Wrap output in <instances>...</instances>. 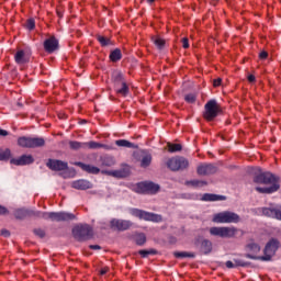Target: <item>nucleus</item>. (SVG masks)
I'll use <instances>...</instances> for the list:
<instances>
[{
    "mask_svg": "<svg viewBox=\"0 0 281 281\" xmlns=\"http://www.w3.org/2000/svg\"><path fill=\"white\" fill-rule=\"evenodd\" d=\"M252 181L259 186H270L265 188L256 187L255 190L259 192V194H273V192L280 190V178L269 171L259 169V172L255 173Z\"/></svg>",
    "mask_w": 281,
    "mask_h": 281,
    "instance_id": "nucleus-1",
    "label": "nucleus"
},
{
    "mask_svg": "<svg viewBox=\"0 0 281 281\" xmlns=\"http://www.w3.org/2000/svg\"><path fill=\"white\" fill-rule=\"evenodd\" d=\"M111 80L113 82L114 91H116L119 95L126 98V95L131 93V89L128 88V83H126V79L124 78V74H122V71L114 70L112 72Z\"/></svg>",
    "mask_w": 281,
    "mask_h": 281,
    "instance_id": "nucleus-2",
    "label": "nucleus"
},
{
    "mask_svg": "<svg viewBox=\"0 0 281 281\" xmlns=\"http://www.w3.org/2000/svg\"><path fill=\"white\" fill-rule=\"evenodd\" d=\"M72 236L79 243L93 238V228L89 224H80L72 228Z\"/></svg>",
    "mask_w": 281,
    "mask_h": 281,
    "instance_id": "nucleus-3",
    "label": "nucleus"
},
{
    "mask_svg": "<svg viewBox=\"0 0 281 281\" xmlns=\"http://www.w3.org/2000/svg\"><path fill=\"white\" fill-rule=\"evenodd\" d=\"M218 113H221V106H218V102H216L214 99L207 101L204 105V120H206V122H214V120L218 117Z\"/></svg>",
    "mask_w": 281,
    "mask_h": 281,
    "instance_id": "nucleus-4",
    "label": "nucleus"
},
{
    "mask_svg": "<svg viewBox=\"0 0 281 281\" xmlns=\"http://www.w3.org/2000/svg\"><path fill=\"white\" fill-rule=\"evenodd\" d=\"M132 216L139 218V221H148L151 223H161L164 217L157 213H150L148 211L139 210V209H132L131 210Z\"/></svg>",
    "mask_w": 281,
    "mask_h": 281,
    "instance_id": "nucleus-5",
    "label": "nucleus"
},
{
    "mask_svg": "<svg viewBox=\"0 0 281 281\" xmlns=\"http://www.w3.org/2000/svg\"><path fill=\"white\" fill-rule=\"evenodd\" d=\"M18 145L22 148H43L45 138L22 136L18 139Z\"/></svg>",
    "mask_w": 281,
    "mask_h": 281,
    "instance_id": "nucleus-6",
    "label": "nucleus"
},
{
    "mask_svg": "<svg viewBox=\"0 0 281 281\" xmlns=\"http://www.w3.org/2000/svg\"><path fill=\"white\" fill-rule=\"evenodd\" d=\"M211 236H218L220 238H234L238 234V228L227 226H213L210 228Z\"/></svg>",
    "mask_w": 281,
    "mask_h": 281,
    "instance_id": "nucleus-7",
    "label": "nucleus"
},
{
    "mask_svg": "<svg viewBox=\"0 0 281 281\" xmlns=\"http://www.w3.org/2000/svg\"><path fill=\"white\" fill-rule=\"evenodd\" d=\"M280 249V240L271 238L263 250L265 256L259 257L262 262H269L276 256V251Z\"/></svg>",
    "mask_w": 281,
    "mask_h": 281,
    "instance_id": "nucleus-8",
    "label": "nucleus"
},
{
    "mask_svg": "<svg viewBox=\"0 0 281 281\" xmlns=\"http://www.w3.org/2000/svg\"><path fill=\"white\" fill-rule=\"evenodd\" d=\"M213 223H240V215L232 211H224L213 216Z\"/></svg>",
    "mask_w": 281,
    "mask_h": 281,
    "instance_id": "nucleus-9",
    "label": "nucleus"
},
{
    "mask_svg": "<svg viewBox=\"0 0 281 281\" xmlns=\"http://www.w3.org/2000/svg\"><path fill=\"white\" fill-rule=\"evenodd\" d=\"M166 166L172 172H179V170H187L190 162L183 157H172L167 160Z\"/></svg>",
    "mask_w": 281,
    "mask_h": 281,
    "instance_id": "nucleus-10",
    "label": "nucleus"
},
{
    "mask_svg": "<svg viewBox=\"0 0 281 281\" xmlns=\"http://www.w3.org/2000/svg\"><path fill=\"white\" fill-rule=\"evenodd\" d=\"M161 187L153 181L138 182L136 184V192L138 194H157Z\"/></svg>",
    "mask_w": 281,
    "mask_h": 281,
    "instance_id": "nucleus-11",
    "label": "nucleus"
},
{
    "mask_svg": "<svg viewBox=\"0 0 281 281\" xmlns=\"http://www.w3.org/2000/svg\"><path fill=\"white\" fill-rule=\"evenodd\" d=\"M76 215L68 212H47L46 221L63 223L67 221H75Z\"/></svg>",
    "mask_w": 281,
    "mask_h": 281,
    "instance_id": "nucleus-12",
    "label": "nucleus"
},
{
    "mask_svg": "<svg viewBox=\"0 0 281 281\" xmlns=\"http://www.w3.org/2000/svg\"><path fill=\"white\" fill-rule=\"evenodd\" d=\"M245 249L247 251L245 258H248L249 260H260V258H262V256H258V254H260V245L254 241V239L248 241Z\"/></svg>",
    "mask_w": 281,
    "mask_h": 281,
    "instance_id": "nucleus-13",
    "label": "nucleus"
},
{
    "mask_svg": "<svg viewBox=\"0 0 281 281\" xmlns=\"http://www.w3.org/2000/svg\"><path fill=\"white\" fill-rule=\"evenodd\" d=\"M46 166L54 172H63V170H69V164L58 159L49 158L46 162Z\"/></svg>",
    "mask_w": 281,
    "mask_h": 281,
    "instance_id": "nucleus-14",
    "label": "nucleus"
},
{
    "mask_svg": "<svg viewBox=\"0 0 281 281\" xmlns=\"http://www.w3.org/2000/svg\"><path fill=\"white\" fill-rule=\"evenodd\" d=\"M111 229H116V232H126L130 227H133V222L128 220H117L113 218L110 221Z\"/></svg>",
    "mask_w": 281,
    "mask_h": 281,
    "instance_id": "nucleus-15",
    "label": "nucleus"
},
{
    "mask_svg": "<svg viewBox=\"0 0 281 281\" xmlns=\"http://www.w3.org/2000/svg\"><path fill=\"white\" fill-rule=\"evenodd\" d=\"M196 172L201 177H207L210 175H216V172H218V167L214 164H202L198 166Z\"/></svg>",
    "mask_w": 281,
    "mask_h": 281,
    "instance_id": "nucleus-16",
    "label": "nucleus"
},
{
    "mask_svg": "<svg viewBox=\"0 0 281 281\" xmlns=\"http://www.w3.org/2000/svg\"><path fill=\"white\" fill-rule=\"evenodd\" d=\"M195 247L200 245V251L207 256V254H212V241L210 239H202L201 237L195 238L194 240Z\"/></svg>",
    "mask_w": 281,
    "mask_h": 281,
    "instance_id": "nucleus-17",
    "label": "nucleus"
},
{
    "mask_svg": "<svg viewBox=\"0 0 281 281\" xmlns=\"http://www.w3.org/2000/svg\"><path fill=\"white\" fill-rule=\"evenodd\" d=\"M34 162V156L32 155H22L19 158H12L10 164L12 166H30Z\"/></svg>",
    "mask_w": 281,
    "mask_h": 281,
    "instance_id": "nucleus-18",
    "label": "nucleus"
},
{
    "mask_svg": "<svg viewBox=\"0 0 281 281\" xmlns=\"http://www.w3.org/2000/svg\"><path fill=\"white\" fill-rule=\"evenodd\" d=\"M44 49L47 54H54L58 49V41L55 36H50L44 41Z\"/></svg>",
    "mask_w": 281,
    "mask_h": 281,
    "instance_id": "nucleus-19",
    "label": "nucleus"
},
{
    "mask_svg": "<svg viewBox=\"0 0 281 281\" xmlns=\"http://www.w3.org/2000/svg\"><path fill=\"white\" fill-rule=\"evenodd\" d=\"M74 166H78V168H81V170H83V172H88V175H100V168L95 166L87 165L80 161L74 162Z\"/></svg>",
    "mask_w": 281,
    "mask_h": 281,
    "instance_id": "nucleus-20",
    "label": "nucleus"
},
{
    "mask_svg": "<svg viewBox=\"0 0 281 281\" xmlns=\"http://www.w3.org/2000/svg\"><path fill=\"white\" fill-rule=\"evenodd\" d=\"M263 216L268 218H276L277 221H281V210L277 207H263L262 209Z\"/></svg>",
    "mask_w": 281,
    "mask_h": 281,
    "instance_id": "nucleus-21",
    "label": "nucleus"
},
{
    "mask_svg": "<svg viewBox=\"0 0 281 281\" xmlns=\"http://www.w3.org/2000/svg\"><path fill=\"white\" fill-rule=\"evenodd\" d=\"M14 60L18 65H27L30 63V53L20 49L15 53Z\"/></svg>",
    "mask_w": 281,
    "mask_h": 281,
    "instance_id": "nucleus-22",
    "label": "nucleus"
},
{
    "mask_svg": "<svg viewBox=\"0 0 281 281\" xmlns=\"http://www.w3.org/2000/svg\"><path fill=\"white\" fill-rule=\"evenodd\" d=\"M101 175H108V177H115V179H124L128 177L126 169L121 170H101Z\"/></svg>",
    "mask_w": 281,
    "mask_h": 281,
    "instance_id": "nucleus-23",
    "label": "nucleus"
},
{
    "mask_svg": "<svg viewBox=\"0 0 281 281\" xmlns=\"http://www.w3.org/2000/svg\"><path fill=\"white\" fill-rule=\"evenodd\" d=\"M71 188L75 190H91L93 188V183L89 180L80 179L76 180L71 183Z\"/></svg>",
    "mask_w": 281,
    "mask_h": 281,
    "instance_id": "nucleus-24",
    "label": "nucleus"
},
{
    "mask_svg": "<svg viewBox=\"0 0 281 281\" xmlns=\"http://www.w3.org/2000/svg\"><path fill=\"white\" fill-rule=\"evenodd\" d=\"M99 161L101 166L105 168H111L115 166V158L113 156H109V155L101 156Z\"/></svg>",
    "mask_w": 281,
    "mask_h": 281,
    "instance_id": "nucleus-25",
    "label": "nucleus"
},
{
    "mask_svg": "<svg viewBox=\"0 0 281 281\" xmlns=\"http://www.w3.org/2000/svg\"><path fill=\"white\" fill-rule=\"evenodd\" d=\"M225 195H218L214 193H205L202 196V201H225Z\"/></svg>",
    "mask_w": 281,
    "mask_h": 281,
    "instance_id": "nucleus-26",
    "label": "nucleus"
},
{
    "mask_svg": "<svg viewBox=\"0 0 281 281\" xmlns=\"http://www.w3.org/2000/svg\"><path fill=\"white\" fill-rule=\"evenodd\" d=\"M69 147L71 150H87V144L78 140H70Z\"/></svg>",
    "mask_w": 281,
    "mask_h": 281,
    "instance_id": "nucleus-27",
    "label": "nucleus"
},
{
    "mask_svg": "<svg viewBox=\"0 0 281 281\" xmlns=\"http://www.w3.org/2000/svg\"><path fill=\"white\" fill-rule=\"evenodd\" d=\"M115 145L121 147V148H139L137 145L126 140V139H119L115 140Z\"/></svg>",
    "mask_w": 281,
    "mask_h": 281,
    "instance_id": "nucleus-28",
    "label": "nucleus"
},
{
    "mask_svg": "<svg viewBox=\"0 0 281 281\" xmlns=\"http://www.w3.org/2000/svg\"><path fill=\"white\" fill-rule=\"evenodd\" d=\"M151 41L154 45H156L157 49H164L166 47V40L161 38L160 36H153Z\"/></svg>",
    "mask_w": 281,
    "mask_h": 281,
    "instance_id": "nucleus-29",
    "label": "nucleus"
},
{
    "mask_svg": "<svg viewBox=\"0 0 281 281\" xmlns=\"http://www.w3.org/2000/svg\"><path fill=\"white\" fill-rule=\"evenodd\" d=\"M153 164V155L146 154L140 159V168H148Z\"/></svg>",
    "mask_w": 281,
    "mask_h": 281,
    "instance_id": "nucleus-30",
    "label": "nucleus"
},
{
    "mask_svg": "<svg viewBox=\"0 0 281 281\" xmlns=\"http://www.w3.org/2000/svg\"><path fill=\"white\" fill-rule=\"evenodd\" d=\"M186 186H191L192 188H203L207 186L205 180H189L186 182Z\"/></svg>",
    "mask_w": 281,
    "mask_h": 281,
    "instance_id": "nucleus-31",
    "label": "nucleus"
},
{
    "mask_svg": "<svg viewBox=\"0 0 281 281\" xmlns=\"http://www.w3.org/2000/svg\"><path fill=\"white\" fill-rule=\"evenodd\" d=\"M110 60H112V63H117V60H122V50L120 48L112 50L110 54Z\"/></svg>",
    "mask_w": 281,
    "mask_h": 281,
    "instance_id": "nucleus-32",
    "label": "nucleus"
},
{
    "mask_svg": "<svg viewBox=\"0 0 281 281\" xmlns=\"http://www.w3.org/2000/svg\"><path fill=\"white\" fill-rule=\"evenodd\" d=\"M86 144V148H89L90 150H98V148H104L105 145L102 144V143H98V142H88V143H85Z\"/></svg>",
    "mask_w": 281,
    "mask_h": 281,
    "instance_id": "nucleus-33",
    "label": "nucleus"
},
{
    "mask_svg": "<svg viewBox=\"0 0 281 281\" xmlns=\"http://www.w3.org/2000/svg\"><path fill=\"white\" fill-rule=\"evenodd\" d=\"M14 217L19 221H23V218H27V209H18L14 211Z\"/></svg>",
    "mask_w": 281,
    "mask_h": 281,
    "instance_id": "nucleus-34",
    "label": "nucleus"
},
{
    "mask_svg": "<svg viewBox=\"0 0 281 281\" xmlns=\"http://www.w3.org/2000/svg\"><path fill=\"white\" fill-rule=\"evenodd\" d=\"M173 256L175 258H196V254L188 251H176Z\"/></svg>",
    "mask_w": 281,
    "mask_h": 281,
    "instance_id": "nucleus-35",
    "label": "nucleus"
},
{
    "mask_svg": "<svg viewBox=\"0 0 281 281\" xmlns=\"http://www.w3.org/2000/svg\"><path fill=\"white\" fill-rule=\"evenodd\" d=\"M138 254L142 258H148L149 256H157V250L151 248L149 250H139Z\"/></svg>",
    "mask_w": 281,
    "mask_h": 281,
    "instance_id": "nucleus-36",
    "label": "nucleus"
},
{
    "mask_svg": "<svg viewBox=\"0 0 281 281\" xmlns=\"http://www.w3.org/2000/svg\"><path fill=\"white\" fill-rule=\"evenodd\" d=\"M182 146L181 144H172V143H168V150L169 153H179L182 150Z\"/></svg>",
    "mask_w": 281,
    "mask_h": 281,
    "instance_id": "nucleus-37",
    "label": "nucleus"
},
{
    "mask_svg": "<svg viewBox=\"0 0 281 281\" xmlns=\"http://www.w3.org/2000/svg\"><path fill=\"white\" fill-rule=\"evenodd\" d=\"M12 156V151L10 149L1 150L0 149V161H8L10 157Z\"/></svg>",
    "mask_w": 281,
    "mask_h": 281,
    "instance_id": "nucleus-38",
    "label": "nucleus"
},
{
    "mask_svg": "<svg viewBox=\"0 0 281 281\" xmlns=\"http://www.w3.org/2000/svg\"><path fill=\"white\" fill-rule=\"evenodd\" d=\"M97 40L99 41V43L102 47H106V46L111 45V40H109L102 35H97Z\"/></svg>",
    "mask_w": 281,
    "mask_h": 281,
    "instance_id": "nucleus-39",
    "label": "nucleus"
},
{
    "mask_svg": "<svg viewBox=\"0 0 281 281\" xmlns=\"http://www.w3.org/2000/svg\"><path fill=\"white\" fill-rule=\"evenodd\" d=\"M235 267H250L251 262L245 261L243 259H234Z\"/></svg>",
    "mask_w": 281,
    "mask_h": 281,
    "instance_id": "nucleus-40",
    "label": "nucleus"
},
{
    "mask_svg": "<svg viewBox=\"0 0 281 281\" xmlns=\"http://www.w3.org/2000/svg\"><path fill=\"white\" fill-rule=\"evenodd\" d=\"M146 244V235L144 233H140L136 236V245H145Z\"/></svg>",
    "mask_w": 281,
    "mask_h": 281,
    "instance_id": "nucleus-41",
    "label": "nucleus"
},
{
    "mask_svg": "<svg viewBox=\"0 0 281 281\" xmlns=\"http://www.w3.org/2000/svg\"><path fill=\"white\" fill-rule=\"evenodd\" d=\"M184 100L188 102V104H194V102H196V94L189 93L184 97Z\"/></svg>",
    "mask_w": 281,
    "mask_h": 281,
    "instance_id": "nucleus-42",
    "label": "nucleus"
},
{
    "mask_svg": "<svg viewBox=\"0 0 281 281\" xmlns=\"http://www.w3.org/2000/svg\"><path fill=\"white\" fill-rule=\"evenodd\" d=\"M25 27L26 30H30V31L34 30V27H36V22L34 21V19H29L26 21Z\"/></svg>",
    "mask_w": 281,
    "mask_h": 281,
    "instance_id": "nucleus-43",
    "label": "nucleus"
},
{
    "mask_svg": "<svg viewBox=\"0 0 281 281\" xmlns=\"http://www.w3.org/2000/svg\"><path fill=\"white\" fill-rule=\"evenodd\" d=\"M34 218H44V221H47V212L35 211Z\"/></svg>",
    "mask_w": 281,
    "mask_h": 281,
    "instance_id": "nucleus-44",
    "label": "nucleus"
},
{
    "mask_svg": "<svg viewBox=\"0 0 281 281\" xmlns=\"http://www.w3.org/2000/svg\"><path fill=\"white\" fill-rule=\"evenodd\" d=\"M33 234H35V236H38V238H45V232L42 228H35L33 231Z\"/></svg>",
    "mask_w": 281,
    "mask_h": 281,
    "instance_id": "nucleus-45",
    "label": "nucleus"
},
{
    "mask_svg": "<svg viewBox=\"0 0 281 281\" xmlns=\"http://www.w3.org/2000/svg\"><path fill=\"white\" fill-rule=\"evenodd\" d=\"M268 56H269V53H267V50H262V52L259 54L260 60H267Z\"/></svg>",
    "mask_w": 281,
    "mask_h": 281,
    "instance_id": "nucleus-46",
    "label": "nucleus"
},
{
    "mask_svg": "<svg viewBox=\"0 0 281 281\" xmlns=\"http://www.w3.org/2000/svg\"><path fill=\"white\" fill-rule=\"evenodd\" d=\"M182 47L184 49H188V47H190V43H189V40L187 37L182 38Z\"/></svg>",
    "mask_w": 281,
    "mask_h": 281,
    "instance_id": "nucleus-47",
    "label": "nucleus"
},
{
    "mask_svg": "<svg viewBox=\"0 0 281 281\" xmlns=\"http://www.w3.org/2000/svg\"><path fill=\"white\" fill-rule=\"evenodd\" d=\"M36 214V211L26 209V217H34Z\"/></svg>",
    "mask_w": 281,
    "mask_h": 281,
    "instance_id": "nucleus-48",
    "label": "nucleus"
},
{
    "mask_svg": "<svg viewBox=\"0 0 281 281\" xmlns=\"http://www.w3.org/2000/svg\"><path fill=\"white\" fill-rule=\"evenodd\" d=\"M1 236H3L4 238H10V231H8V229H2V231H1Z\"/></svg>",
    "mask_w": 281,
    "mask_h": 281,
    "instance_id": "nucleus-49",
    "label": "nucleus"
},
{
    "mask_svg": "<svg viewBox=\"0 0 281 281\" xmlns=\"http://www.w3.org/2000/svg\"><path fill=\"white\" fill-rule=\"evenodd\" d=\"M226 267H227V269H235V267H236V263H234L233 261H226Z\"/></svg>",
    "mask_w": 281,
    "mask_h": 281,
    "instance_id": "nucleus-50",
    "label": "nucleus"
},
{
    "mask_svg": "<svg viewBox=\"0 0 281 281\" xmlns=\"http://www.w3.org/2000/svg\"><path fill=\"white\" fill-rule=\"evenodd\" d=\"M221 82H223V79L217 78V79H215V80L213 81V86H214V87H221Z\"/></svg>",
    "mask_w": 281,
    "mask_h": 281,
    "instance_id": "nucleus-51",
    "label": "nucleus"
},
{
    "mask_svg": "<svg viewBox=\"0 0 281 281\" xmlns=\"http://www.w3.org/2000/svg\"><path fill=\"white\" fill-rule=\"evenodd\" d=\"M0 214L1 215L8 214V209L5 206L0 205Z\"/></svg>",
    "mask_w": 281,
    "mask_h": 281,
    "instance_id": "nucleus-52",
    "label": "nucleus"
},
{
    "mask_svg": "<svg viewBox=\"0 0 281 281\" xmlns=\"http://www.w3.org/2000/svg\"><path fill=\"white\" fill-rule=\"evenodd\" d=\"M9 133L5 130H0V137H8Z\"/></svg>",
    "mask_w": 281,
    "mask_h": 281,
    "instance_id": "nucleus-53",
    "label": "nucleus"
},
{
    "mask_svg": "<svg viewBox=\"0 0 281 281\" xmlns=\"http://www.w3.org/2000/svg\"><path fill=\"white\" fill-rule=\"evenodd\" d=\"M106 273H109V267L101 269V271H100L101 276H106Z\"/></svg>",
    "mask_w": 281,
    "mask_h": 281,
    "instance_id": "nucleus-54",
    "label": "nucleus"
},
{
    "mask_svg": "<svg viewBox=\"0 0 281 281\" xmlns=\"http://www.w3.org/2000/svg\"><path fill=\"white\" fill-rule=\"evenodd\" d=\"M248 81H250V82H256V76L249 75V76H248Z\"/></svg>",
    "mask_w": 281,
    "mask_h": 281,
    "instance_id": "nucleus-55",
    "label": "nucleus"
},
{
    "mask_svg": "<svg viewBox=\"0 0 281 281\" xmlns=\"http://www.w3.org/2000/svg\"><path fill=\"white\" fill-rule=\"evenodd\" d=\"M90 249L97 250V249H102L100 245H90Z\"/></svg>",
    "mask_w": 281,
    "mask_h": 281,
    "instance_id": "nucleus-56",
    "label": "nucleus"
},
{
    "mask_svg": "<svg viewBox=\"0 0 281 281\" xmlns=\"http://www.w3.org/2000/svg\"><path fill=\"white\" fill-rule=\"evenodd\" d=\"M148 3H155V0H147Z\"/></svg>",
    "mask_w": 281,
    "mask_h": 281,
    "instance_id": "nucleus-57",
    "label": "nucleus"
},
{
    "mask_svg": "<svg viewBox=\"0 0 281 281\" xmlns=\"http://www.w3.org/2000/svg\"><path fill=\"white\" fill-rule=\"evenodd\" d=\"M120 89H123V86H120Z\"/></svg>",
    "mask_w": 281,
    "mask_h": 281,
    "instance_id": "nucleus-58",
    "label": "nucleus"
}]
</instances>
